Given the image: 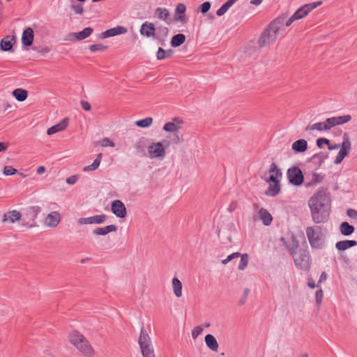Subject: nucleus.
Listing matches in <instances>:
<instances>
[{
  "label": "nucleus",
  "mask_w": 357,
  "mask_h": 357,
  "mask_svg": "<svg viewBox=\"0 0 357 357\" xmlns=\"http://www.w3.org/2000/svg\"><path fill=\"white\" fill-rule=\"evenodd\" d=\"M185 36L183 33H178L174 36L171 40V45L173 47H178L185 41Z\"/></svg>",
  "instance_id": "72a5a7b5"
},
{
  "label": "nucleus",
  "mask_w": 357,
  "mask_h": 357,
  "mask_svg": "<svg viewBox=\"0 0 357 357\" xmlns=\"http://www.w3.org/2000/svg\"><path fill=\"white\" fill-rule=\"evenodd\" d=\"M186 7L183 3H178L175 9L174 20L175 22H181V24L187 23V17L185 15Z\"/></svg>",
  "instance_id": "dca6fc26"
},
{
  "label": "nucleus",
  "mask_w": 357,
  "mask_h": 357,
  "mask_svg": "<svg viewBox=\"0 0 357 357\" xmlns=\"http://www.w3.org/2000/svg\"><path fill=\"white\" fill-rule=\"evenodd\" d=\"M45 172V167L43 166H40L37 169V173L38 174H42Z\"/></svg>",
  "instance_id": "338daca9"
},
{
  "label": "nucleus",
  "mask_w": 357,
  "mask_h": 357,
  "mask_svg": "<svg viewBox=\"0 0 357 357\" xmlns=\"http://www.w3.org/2000/svg\"><path fill=\"white\" fill-rule=\"evenodd\" d=\"M155 15L161 20L165 21L167 24H170L171 19L169 10L165 8H157L155 9Z\"/></svg>",
  "instance_id": "c85d7f7f"
},
{
  "label": "nucleus",
  "mask_w": 357,
  "mask_h": 357,
  "mask_svg": "<svg viewBox=\"0 0 357 357\" xmlns=\"http://www.w3.org/2000/svg\"><path fill=\"white\" fill-rule=\"evenodd\" d=\"M205 342L206 346L213 351H217L218 349L219 344L215 338V337L211 334H208L205 336Z\"/></svg>",
  "instance_id": "7c9ffc66"
},
{
  "label": "nucleus",
  "mask_w": 357,
  "mask_h": 357,
  "mask_svg": "<svg viewBox=\"0 0 357 357\" xmlns=\"http://www.w3.org/2000/svg\"><path fill=\"white\" fill-rule=\"evenodd\" d=\"M172 142L175 144H179L181 142V139L177 135H175L172 139Z\"/></svg>",
  "instance_id": "0e129e2a"
},
{
  "label": "nucleus",
  "mask_w": 357,
  "mask_h": 357,
  "mask_svg": "<svg viewBox=\"0 0 357 357\" xmlns=\"http://www.w3.org/2000/svg\"><path fill=\"white\" fill-rule=\"evenodd\" d=\"M341 146V144H331L329 143V145H328V149L329 150H335V149H337L338 148H340Z\"/></svg>",
  "instance_id": "e2e57ef3"
},
{
  "label": "nucleus",
  "mask_w": 357,
  "mask_h": 357,
  "mask_svg": "<svg viewBox=\"0 0 357 357\" xmlns=\"http://www.w3.org/2000/svg\"><path fill=\"white\" fill-rule=\"evenodd\" d=\"M328 158V153L320 152L314 154L312 159L318 163L319 166H321V164L324 162V160Z\"/></svg>",
  "instance_id": "a19ab883"
},
{
  "label": "nucleus",
  "mask_w": 357,
  "mask_h": 357,
  "mask_svg": "<svg viewBox=\"0 0 357 357\" xmlns=\"http://www.w3.org/2000/svg\"><path fill=\"white\" fill-rule=\"evenodd\" d=\"M165 54H166V50L162 49V47H159V49L157 52V54H156L157 59L162 60V59H166Z\"/></svg>",
  "instance_id": "864d4df0"
},
{
  "label": "nucleus",
  "mask_w": 357,
  "mask_h": 357,
  "mask_svg": "<svg viewBox=\"0 0 357 357\" xmlns=\"http://www.w3.org/2000/svg\"><path fill=\"white\" fill-rule=\"evenodd\" d=\"M15 42V36H12L11 38H10V36H6L1 40L0 48L4 52L13 51V45Z\"/></svg>",
  "instance_id": "b1692460"
},
{
  "label": "nucleus",
  "mask_w": 357,
  "mask_h": 357,
  "mask_svg": "<svg viewBox=\"0 0 357 357\" xmlns=\"http://www.w3.org/2000/svg\"><path fill=\"white\" fill-rule=\"evenodd\" d=\"M69 119L68 117L64 118L59 123L50 127L47 131L48 135H52L58 132L64 130L68 125Z\"/></svg>",
  "instance_id": "aec40b11"
},
{
  "label": "nucleus",
  "mask_w": 357,
  "mask_h": 357,
  "mask_svg": "<svg viewBox=\"0 0 357 357\" xmlns=\"http://www.w3.org/2000/svg\"><path fill=\"white\" fill-rule=\"evenodd\" d=\"M240 257H241V260H240L239 264L238 266V268L240 271H243L247 267V266L248 264L249 256L248 254L245 253V254L241 255Z\"/></svg>",
  "instance_id": "79ce46f5"
},
{
  "label": "nucleus",
  "mask_w": 357,
  "mask_h": 357,
  "mask_svg": "<svg viewBox=\"0 0 357 357\" xmlns=\"http://www.w3.org/2000/svg\"><path fill=\"white\" fill-rule=\"evenodd\" d=\"M259 218L265 226H269L273 221L271 214L266 208H261L259 210Z\"/></svg>",
  "instance_id": "a878e982"
},
{
  "label": "nucleus",
  "mask_w": 357,
  "mask_h": 357,
  "mask_svg": "<svg viewBox=\"0 0 357 357\" xmlns=\"http://www.w3.org/2000/svg\"><path fill=\"white\" fill-rule=\"evenodd\" d=\"M70 342L85 357H93L95 351L89 341L79 332L74 331L69 334Z\"/></svg>",
  "instance_id": "20e7f679"
},
{
  "label": "nucleus",
  "mask_w": 357,
  "mask_h": 357,
  "mask_svg": "<svg viewBox=\"0 0 357 357\" xmlns=\"http://www.w3.org/2000/svg\"><path fill=\"white\" fill-rule=\"evenodd\" d=\"M143 357H155L152 344L140 347Z\"/></svg>",
  "instance_id": "58836bf2"
},
{
  "label": "nucleus",
  "mask_w": 357,
  "mask_h": 357,
  "mask_svg": "<svg viewBox=\"0 0 357 357\" xmlns=\"http://www.w3.org/2000/svg\"><path fill=\"white\" fill-rule=\"evenodd\" d=\"M93 29L91 27H86L81 31L70 33L69 37L76 40H84L88 38L93 33Z\"/></svg>",
  "instance_id": "4be33fe9"
},
{
  "label": "nucleus",
  "mask_w": 357,
  "mask_h": 357,
  "mask_svg": "<svg viewBox=\"0 0 357 357\" xmlns=\"http://www.w3.org/2000/svg\"><path fill=\"white\" fill-rule=\"evenodd\" d=\"M286 248L292 256L297 268L303 271H308L310 268L311 261L308 251L300 248L298 241L294 236L291 243L286 245Z\"/></svg>",
  "instance_id": "7ed1b4c3"
},
{
  "label": "nucleus",
  "mask_w": 357,
  "mask_h": 357,
  "mask_svg": "<svg viewBox=\"0 0 357 357\" xmlns=\"http://www.w3.org/2000/svg\"><path fill=\"white\" fill-rule=\"evenodd\" d=\"M13 96L20 102L24 101L28 96V92L23 89H16L13 91Z\"/></svg>",
  "instance_id": "f704fd0d"
},
{
  "label": "nucleus",
  "mask_w": 357,
  "mask_h": 357,
  "mask_svg": "<svg viewBox=\"0 0 357 357\" xmlns=\"http://www.w3.org/2000/svg\"><path fill=\"white\" fill-rule=\"evenodd\" d=\"M169 145L170 142L167 139L151 144L147 147L149 157L151 158H164L166 155L165 149Z\"/></svg>",
  "instance_id": "1a4fd4ad"
},
{
  "label": "nucleus",
  "mask_w": 357,
  "mask_h": 357,
  "mask_svg": "<svg viewBox=\"0 0 357 357\" xmlns=\"http://www.w3.org/2000/svg\"><path fill=\"white\" fill-rule=\"evenodd\" d=\"M340 233L344 236H350L354 231V226L349 225L347 222H343L340 226Z\"/></svg>",
  "instance_id": "c9c22d12"
},
{
  "label": "nucleus",
  "mask_w": 357,
  "mask_h": 357,
  "mask_svg": "<svg viewBox=\"0 0 357 357\" xmlns=\"http://www.w3.org/2000/svg\"><path fill=\"white\" fill-rule=\"evenodd\" d=\"M16 172H17V170L15 169H14L11 166H6V167H4L3 174L6 176H11V175L15 174Z\"/></svg>",
  "instance_id": "de8ad7c7"
},
{
  "label": "nucleus",
  "mask_w": 357,
  "mask_h": 357,
  "mask_svg": "<svg viewBox=\"0 0 357 357\" xmlns=\"http://www.w3.org/2000/svg\"><path fill=\"white\" fill-rule=\"evenodd\" d=\"M42 211L39 206H31L23 209L22 213V225L29 228L37 226L36 219Z\"/></svg>",
  "instance_id": "0eeeda50"
},
{
  "label": "nucleus",
  "mask_w": 357,
  "mask_h": 357,
  "mask_svg": "<svg viewBox=\"0 0 357 357\" xmlns=\"http://www.w3.org/2000/svg\"><path fill=\"white\" fill-rule=\"evenodd\" d=\"M80 104H81L83 109H84L85 111L91 110V105L89 102L82 100H81Z\"/></svg>",
  "instance_id": "052dcab7"
},
{
  "label": "nucleus",
  "mask_w": 357,
  "mask_h": 357,
  "mask_svg": "<svg viewBox=\"0 0 357 357\" xmlns=\"http://www.w3.org/2000/svg\"><path fill=\"white\" fill-rule=\"evenodd\" d=\"M351 149V144L349 137L347 133H344L342 137V142L341 144L340 150L339 151L334 163L338 165L341 163L343 159L349 154Z\"/></svg>",
  "instance_id": "9d476101"
},
{
  "label": "nucleus",
  "mask_w": 357,
  "mask_h": 357,
  "mask_svg": "<svg viewBox=\"0 0 357 357\" xmlns=\"http://www.w3.org/2000/svg\"><path fill=\"white\" fill-rule=\"evenodd\" d=\"M99 144L102 147L114 146V143L112 141H111L108 137H104L101 140H100Z\"/></svg>",
  "instance_id": "c03bdc74"
},
{
  "label": "nucleus",
  "mask_w": 357,
  "mask_h": 357,
  "mask_svg": "<svg viewBox=\"0 0 357 357\" xmlns=\"http://www.w3.org/2000/svg\"><path fill=\"white\" fill-rule=\"evenodd\" d=\"M127 32V29L122 26H117L116 27L109 29L100 34L101 38H105L111 36H114L119 34H123Z\"/></svg>",
  "instance_id": "6ab92c4d"
},
{
  "label": "nucleus",
  "mask_w": 357,
  "mask_h": 357,
  "mask_svg": "<svg viewBox=\"0 0 357 357\" xmlns=\"http://www.w3.org/2000/svg\"><path fill=\"white\" fill-rule=\"evenodd\" d=\"M296 20V19L294 18V15H292L287 21L284 20V28L290 26Z\"/></svg>",
  "instance_id": "680f3d73"
},
{
  "label": "nucleus",
  "mask_w": 357,
  "mask_h": 357,
  "mask_svg": "<svg viewBox=\"0 0 357 357\" xmlns=\"http://www.w3.org/2000/svg\"><path fill=\"white\" fill-rule=\"evenodd\" d=\"M357 245V241L355 240L340 241L335 243V248L338 251H344L351 247Z\"/></svg>",
  "instance_id": "cd10ccee"
},
{
  "label": "nucleus",
  "mask_w": 357,
  "mask_h": 357,
  "mask_svg": "<svg viewBox=\"0 0 357 357\" xmlns=\"http://www.w3.org/2000/svg\"><path fill=\"white\" fill-rule=\"evenodd\" d=\"M8 149L7 144L3 142H0V152L5 151Z\"/></svg>",
  "instance_id": "69168bd1"
},
{
  "label": "nucleus",
  "mask_w": 357,
  "mask_h": 357,
  "mask_svg": "<svg viewBox=\"0 0 357 357\" xmlns=\"http://www.w3.org/2000/svg\"><path fill=\"white\" fill-rule=\"evenodd\" d=\"M155 31L156 29L153 23L145 22L142 24L139 33L142 36L146 38L152 37L154 38L155 36Z\"/></svg>",
  "instance_id": "f3484780"
},
{
  "label": "nucleus",
  "mask_w": 357,
  "mask_h": 357,
  "mask_svg": "<svg viewBox=\"0 0 357 357\" xmlns=\"http://www.w3.org/2000/svg\"><path fill=\"white\" fill-rule=\"evenodd\" d=\"M105 214L96 215L89 218H81L77 220L79 225L102 224L107 220Z\"/></svg>",
  "instance_id": "4468645a"
},
{
  "label": "nucleus",
  "mask_w": 357,
  "mask_h": 357,
  "mask_svg": "<svg viewBox=\"0 0 357 357\" xmlns=\"http://www.w3.org/2000/svg\"><path fill=\"white\" fill-rule=\"evenodd\" d=\"M158 32L155 33V38H166L169 33V29L165 26H158L157 29Z\"/></svg>",
  "instance_id": "37998d69"
},
{
  "label": "nucleus",
  "mask_w": 357,
  "mask_h": 357,
  "mask_svg": "<svg viewBox=\"0 0 357 357\" xmlns=\"http://www.w3.org/2000/svg\"><path fill=\"white\" fill-rule=\"evenodd\" d=\"M148 139L142 137H140L135 144V148L138 153L142 156H145V150L147 146Z\"/></svg>",
  "instance_id": "c756f323"
},
{
  "label": "nucleus",
  "mask_w": 357,
  "mask_h": 357,
  "mask_svg": "<svg viewBox=\"0 0 357 357\" xmlns=\"http://www.w3.org/2000/svg\"><path fill=\"white\" fill-rule=\"evenodd\" d=\"M323 291L322 289H319L315 293V299H316V303L319 305L321 303L322 298H323Z\"/></svg>",
  "instance_id": "8fccbe9b"
},
{
  "label": "nucleus",
  "mask_w": 357,
  "mask_h": 357,
  "mask_svg": "<svg viewBox=\"0 0 357 357\" xmlns=\"http://www.w3.org/2000/svg\"><path fill=\"white\" fill-rule=\"evenodd\" d=\"M102 158V153H98L96 156V158L94 160L93 162L88 166H86L83 168V172H90L96 170L100 166L101 159Z\"/></svg>",
  "instance_id": "473e14b6"
},
{
  "label": "nucleus",
  "mask_w": 357,
  "mask_h": 357,
  "mask_svg": "<svg viewBox=\"0 0 357 357\" xmlns=\"http://www.w3.org/2000/svg\"><path fill=\"white\" fill-rule=\"evenodd\" d=\"M211 3L209 1H205L201 5V12L204 14L207 13L211 8Z\"/></svg>",
  "instance_id": "5fc2aeb1"
},
{
  "label": "nucleus",
  "mask_w": 357,
  "mask_h": 357,
  "mask_svg": "<svg viewBox=\"0 0 357 357\" xmlns=\"http://www.w3.org/2000/svg\"><path fill=\"white\" fill-rule=\"evenodd\" d=\"M269 172H275V174H271L266 182L269 183L268 188L265 191V195L270 197H275L280 192L279 178H281L282 173L275 162L271 165Z\"/></svg>",
  "instance_id": "423d86ee"
},
{
  "label": "nucleus",
  "mask_w": 357,
  "mask_h": 357,
  "mask_svg": "<svg viewBox=\"0 0 357 357\" xmlns=\"http://www.w3.org/2000/svg\"><path fill=\"white\" fill-rule=\"evenodd\" d=\"M89 50L93 52L104 51L107 49V46L102 44H94L89 46Z\"/></svg>",
  "instance_id": "a18cd8bd"
},
{
  "label": "nucleus",
  "mask_w": 357,
  "mask_h": 357,
  "mask_svg": "<svg viewBox=\"0 0 357 357\" xmlns=\"http://www.w3.org/2000/svg\"><path fill=\"white\" fill-rule=\"evenodd\" d=\"M238 0H228L216 12L218 16L223 15Z\"/></svg>",
  "instance_id": "4c0bfd02"
},
{
  "label": "nucleus",
  "mask_w": 357,
  "mask_h": 357,
  "mask_svg": "<svg viewBox=\"0 0 357 357\" xmlns=\"http://www.w3.org/2000/svg\"><path fill=\"white\" fill-rule=\"evenodd\" d=\"M351 119V116L350 115H344L339 116H333L331 118H328L324 122H319L314 123L312 125L307 126L305 130L306 131L311 130H318L320 132L328 130L332 128L344 124L349 122Z\"/></svg>",
  "instance_id": "39448f33"
},
{
  "label": "nucleus",
  "mask_w": 357,
  "mask_h": 357,
  "mask_svg": "<svg viewBox=\"0 0 357 357\" xmlns=\"http://www.w3.org/2000/svg\"><path fill=\"white\" fill-rule=\"evenodd\" d=\"M291 148L296 153H303L307 149V142L303 139H298L293 143Z\"/></svg>",
  "instance_id": "bb28decb"
},
{
  "label": "nucleus",
  "mask_w": 357,
  "mask_h": 357,
  "mask_svg": "<svg viewBox=\"0 0 357 357\" xmlns=\"http://www.w3.org/2000/svg\"><path fill=\"white\" fill-rule=\"evenodd\" d=\"M183 124V121L179 118H174L172 121L166 123L163 126V130L167 132H177Z\"/></svg>",
  "instance_id": "a211bd4d"
},
{
  "label": "nucleus",
  "mask_w": 357,
  "mask_h": 357,
  "mask_svg": "<svg viewBox=\"0 0 357 357\" xmlns=\"http://www.w3.org/2000/svg\"><path fill=\"white\" fill-rule=\"evenodd\" d=\"M326 278H327V274L325 272H323L320 275L319 282H321L322 281L326 280Z\"/></svg>",
  "instance_id": "774afa93"
},
{
  "label": "nucleus",
  "mask_w": 357,
  "mask_h": 357,
  "mask_svg": "<svg viewBox=\"0 0 357 357\" xmlns=\"http://www.w3.org/2000/svg\"><path fill=\"white\" fill-rule=\"evenodd\" d=\"M322 4V1H317L312 2L310 3H307L301 6L298 8L294 14V18H296V20L299 19H302L305 17L312 10L318 7L319 6Z\"/></svg>",
  "instance_id": "f8f14e48"
},
{
  "label": "nucleus",
  "mask_w": 357,
  "mask_h": 357,
  "mask_svg": "<svg viewBox=\"0 0 357 357\" xmlns=\"http://www.w3.org/2000/svg\"><path fill=\"white\" fill-rule=\"evenodd\" d=\"M203 331V326H198L194 328L192 331V337L194 340L197 339V337L202 333Z\"/></svg>",
  "instance_id": "49530a36"
},
{
  "label": "nucleus",
  "mask_w": 357,
  "mask_h": 357,
  "mask_svg": "<svg viewBox=\"0 0 357 357\" xmlns=\"http://www.w3.org/2000/svg\"><path fill=\"white\" fill-rule=\"evenodd\" d=\"M116 230L117 227L116 225H110L104 227H97L92 232L95 236H105L110 232H115Z\"/></svg>",
  "instance_id": "5701e85b"
},
{
  "label": "nucleus",
  "mask_w": 357,
  "mask_h": 357,
  "mask_svg": "<svg viewBox=\"0 0 357 357\" xmlns=\"http://www.w3.org/2000/svg\"><path fill=\"white\" fill-rule=\"evenodd\" d=\"M347 215L354 219V220H357V211L354 209H352V208H349L347 211Z\"/></svg>",
  "instance_id": "4d7b16f0"
},
{
  "label": "nucleus",
  "mask_w": 357,
  "mask_h": 357,
  "mask_svg": "<svg viewBox=\"0 0 357 357\" xmlns=\"http://www.w3.org/2000/svg\"><path fill=\"white\" fill-rule=\"evenodd\" d=\"M79 176L77 175H73L66 179V183L70 185L75 184L78 180Z\"/></svg>",
  "instance_id": "13d9d810"
},
{
  "label": "nucleus",
  "mask_w": 357,
  "mask_h": 357,
  "mask_svg": "<svg viewBox=\"0 0 357 357\" xmlns=\"http://www.w3.org/2000/svg\"><path fill=\"white\" fill-rule=\"evenodd\" d=\"M22 213L16 210H13L8 211L6 213L3 218V221H9L11 223H13L18 220H22Z\"/></svg>",
  "instance_id": "393cba45"
},
{
  "label": "nucleus",
  "mask_w": 357,
  "mask_h": 357,
  "mask_svg": "<svg viewBox=\"0 0 357 357\" xmlns=\"http://www.w3.org/2000/svg\"><path fill=\"white\" fill-rule=\"evenodd\" d=\"M61 220V216L59 211H52L45 218L44 225L50 228H55L59 225Z\"/></svg>",
  "instance_id": "ddd939ff"
},
{
  "label": "nucleus",
  "mask_w": 357,
  "mask_h": 357,
  "mask_svg": "<svg viewBox=\"0 0 357 357\" xmlns=\"http://www.w3.org/2000/svg\"><path fill=\"white\" fill-rule=\"evenodd\" d=\"M305 231L309 243L312 248L320 249L323 247L324 238L320 227H307Z\"/></svg>",
  "instance_id": "6e6552de"
},
{
  "label": "nucleus",
  "mask_w": 357,
  "mask_h": 357,
  "mask_svg": "<svg viewBox=\"0 0 357 357\" xmlns=\"http://www.w3.org/2000/svg\"><path fill=\"white\" fill-rule=\"evenodd\" d=\"M284 17L280 16L270 22L268 26L261 33L258 45L260 47H265L276 41L281 36H284Z\"/></svg>",
  "instance_id": "f03ea898"
},
{
  "label": "nucleus",
  "mask_w": 357,
  "mask_h": 357,
  "mask_svg": "<svg viewBox=\"0 0 357 357\" xmlns=\"http://www.w3.org/2000/svg\"><path fill=\"white\" fill-rule=\"evenodd\" d=\"M111 210L112 213L118 218H125L126 215V208L124 204L119 199L112 202Z\"/></svg>",
  "instance_id": "2eb2a0df"
},
{
  "label": "nucleus",
  "mask_w": 357,
  "mask_h": 357,
  "mask_svg": "<svg viewBox=\"0 0 357 357\" xmlns=\"http://www.w3.org/2000/svg\"><path fill=\"white\" fill-rule=\"evenodd\" d=\"M312 219L316 224L328 221L331 211V195L325 189H319L309 200Z\"/></svg>",
  "instance_id": "f257e3e1"
},
{
  "label": "nucleus",
  "mask_w": 357,
  "mask_h": 357,
  "mask_svg": "<svg viewBox=\"0 0 357 357\" xmlns=\"http://www.w3.org/2000/svg\"><path fill=\"white\" fill-rule=\"evenodd\" d=\"M240 255H241V254L239 252L232 253L231 255H229L225 259H223L222 261V263L223 264H227L228 262L231 261L233 259L240 257Z\"/></svg>",
  "instance_id": "3c124183"
},
{
  "label": "nucleus",
  "mask_w": 357,
  "mask_h": 357,
  "mask_svg": "<svg viewBox=\"0 0 357 357\" xmlns=\"http://www.w3.org/2000/svg\"><path fill=\"white\" fill-rule=\"evenodd\" d=\"M237 206L238 202L236 201H232L227 208V211L229 213H232L237 208Z\"/></svg>",
  "instance_id": "bf43d9fd"
},
{
  "label": "nucleus",
  "mask_w": 357,
  "mask_h": 357,
  "mask_svg": "<svg viewBox=\"0 0 357 357\" xmlns=\"http://www.w3.org/2000/svg\"><path fill=\"white\" fill-rule=\"evenodd\" d=\"M34 32L32 28L27 27L22 33V43L25 46H31L33 44Z\"/></svg>",
  "instance_id": "412c9836"
},
{
  "label": "nucleus",
  "mask_w": 357,
  "mask_h": 357,
  "mask_svg": "<svg viewBox=\"0 0 357 357\" xmlns=\"http://www.w3.org/2000/svg\"><path fill=\"white\" fill-rule=\"evenodd\" d=\"M287 177L289 183L294 185L299 186L303 183V174L298 167L289 168L287 170Z\"/></svg>",
  "instance_id": "9b49d317"
},
{
  "label": "nucleus",
  "mask_w": 357,
  "mask_h": 357,
  "mask_svg": "<svg viewBox=\"0 0 357 357\" xmlns=\"http://www.w3.org/2000/svg\"><path fill=\"white\" fill-rule=\"evenodd\" d=\"M152 117H146L143 119L138 120L135 122L136 126L141 128H149L153 123Z\"/></svg>",
  "instance_id": "ea45409f"
},
{
  "label": "nucleus",
  "mask_w": 357,
  "mask_h": 357,
  "mask_svg": "<svg viewBox=\"0 0 357 357\" xmlns=\"http://www.w3.org/2000/svg\"><path fill=\"white\" fill-rule=\"evenodd\" d=\"M172 287L175 296L178 298L182 296V283L177 278L172 280Z\"/></svg>",
  "instance_id": "e433bc0d"
},
{
  "label": "nucleus",
  "mask_w": 357,
  "mask_h": 357,
  "mask_svg": "<svg viewBox=\"0 0 357 357\" xmlns=\"http://www.w3.org/2000/svg\"><path fill=\"white\" fill-rule=\"evenodd\" d=\"M316 144L319 148H322L323 144L329 145V139L326 138H319L317 139Z\"/></svg>",
  "instance_id": "6e6d98bb"
},
{
  "label": "nucleus",
  "mask_w": 357,
  "mask_h": 357,
  "mask_svg": "<svg viewBox=\"0 0 357 357\" xmlns=\"http://www.w3.org/2000/svg\"><path fill=\"white\" fill-rule=\"evenodd\" d=\"M138 343L140 347L152 344L151 337L144 327L141 329Z\"/></svg>",
  "instance_id": "2f4dec72"
},
{
  "label": "nucleus",
  "mask_w": 357,
  "mask_h": 357,
  "mask_svg": "<svg viewBox=\"0 0 357 357\" xmlns=\"http://www.w3.org/2000/svg\"><path fill=\"white\" fill-rule=\"evenodd\" d=\"M312 177V183L313 184L321 183L324 178V176L317 173H314Z\"/></svg>",
  "instance_id": "09e8293b"
},
{
  "label": "nucleus",
  "mask_w": 357,
  "mask_h": 357,
  "mask_svg": "<svg viewBox=\"0 0 357 357\" xmlns=\"http://www.w3.org/2000/svg\"><path fill=\"white\" fill-rule=\"evenodd\" d=\"M71 8L76 14L82 15L84 13V8L80 4L72 5Z\"/></svg>",
  "instance_id": "603ef678"
}]
</instances>
